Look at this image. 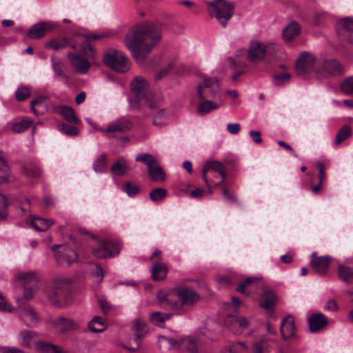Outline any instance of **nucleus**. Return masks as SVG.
I'll return each instance as SVG.
<instances>
[{"label":"nucleus","mask_w":353,"mask_h":353,"mask_svg":"<svg viewBox=\"0 0 353 353\" xmlns=\"http://www.w3.org/2000/svg\"><path fill=\"white\" fill-rule=\"evenodd\" d=\"M160 28L152 23H142L131 28L125 35V44L138 63H143L147 55L160 43Z\"/></svg>","instance_id":"f257e3e1"},{"label":"nucleus","mask_w":353,"mask_h":353,"mask_svg":"<svg viewBox=\"0 0 353 353\" xmlns=\"http://www.w3.org/2000/svg\"><path fill=\"white\" fill-rule=\"evenodd\" d=\"M105 35L103 34H78L76 36L78 41L81 42L79 43L77 41L70 43V40L66 37H56L45 43V48L49 50H59L63 49L68 46L74 50H77L79 48L81 52L87 57L92 58L93 48L89 44L91 40H98L105 37Z\"/></svg>","instance_id":"f03ea898"},{"label":"nucleus","mask_w":353,"mask_h":353,"mask_svg":"<svg viewBox=\"0 0 353 353\" xmlns=\"http://www.w3.org/2000/svg\"><path fill=\"white\" fill-rule=\"evenodd\" d=\"M148 88V83L143 77H136L132 81L130 90L135 98L131 101L132 108L137 109L144 106L154 108L158 105L159 101L149 92Z\"/></svg>","instance_id":"7ed1b4c3"},{"label":"nucleus","mask_w":353,"mask_h":353,"mask_svg":"<svg viewBox=\"0 0 353 353\" xmlns=\"http://www.w3.org/2000/svg\"><path fill=\"white\" fill-rule=\"evenodd\" d=\"M175 293L181 300V303L172 301L170 296H165L162 292H159L157 297L161 307L163 308L170 307L176 310L179 314L184 313L182 309L183 305H194L200 299L199 294L192 288H178L175 289Z\"/></svg>","instance_id":"20e7f679"},{"label":"nucleus","mask_w":353,"mask_h":353,"mask_svg":"<svg viewBox=\"0 0 353 353\" xmlns=\"http://www.w3.org/2000/svg\"><path fill=\"white\" fill-rule=\"evenodd\" d=\"M279 48L280 46L275 43H263L261 41L254 40L250 42L247 50H237L236 56L241 57L246 54L247 60L249 62L256 63L263 61L268 54L273 55Z\"/></svg>","instance_id":"39448f33"},{"label":"nucleus","mask_w":353,"mask_h":353,"mask_svg":"<svg viewBox=\"0 0 353 353\" xmlns=\"http://www.w3.org/2000/svg\"><path fill=\"white\" fill-rule=\"evenodd\" d=\"M71 283V279L65 276H57L53 279L48 296L56 307H62L70 301L71 296L69 286Z\"/></svg>","instance_id":"423d86ee"},{"label":"nucleus","mask_w":353,"mask_h":353,"mask_svg":"<svg viewBox=\"0 0 353 353\" xmlns=\"http://www.w3.org/2000/svg\"><path fill=\"white\" fill-rule=\"evenodd\" d=\"M103 62L105 65L118 72H126L130 68L128 57L121 51L115 49H109L105 52Z\"/></svg>","instance_id":"0eeeda50"},{"label":"nucleus","mask_w":353,"mask_h":353,"mask_svg":"<svg viewBox=\"0 0 353 353\" xmlns=\"http://www.w3.org/2000/svg\"><path fill=\"white\" fill-rule=\"evenodd\" d=\"M206 3L208 6L209 14L225 27L233 14L232 6L225 0L208 1Z\"/></svg>","instance_id":"6e6552de"},{"label":"nucleus","mask_w":353,"mask_h":353,"mask_svg":"<svg viewBox=\"0 0 353 353\" xmlns=\"http://www.w3.org/2000/svg\"><path fill=\"white\" fill-rule=\"evenodd\" d=\"M121 245L111 240L96 239L95 244L92 245V253L101 259L111 258L119 254Z\"/></svg>","instance_id":"1a4fd4ad"},{"label":"nucleus","mask_w":353,"mask_h":353,"mask_svg":"<svg viewBox=\"0 0 353 353\" xmlns=\"http://www.w3.org/2000/svg\"><path fill=\"white\" fill-rule=\"evenodd\" d=\"M220 85L216 78L204 77L196 88L197 97L200 100L212 99L220 94Z\"/></svg>","instance_id":"9d476101"},{"label":"nucleus","mask_w":353,"mask_h":353,"mask_svg":"<svg viewBox=\"0 0 353 353\" xmlns=\"http://www.w3.org/2000/svg\"><path fill=\"white\" fill-rule=\"evenodd\" d=\"M210 174H212L214 178L220 176L221 179L220 183H223L227 179L225 166L216 160L207 161L203 168L202 178L205 186H210L213 183V180L209 178Z\"/></svg>","instance_id":"9b49d317"},{"label":"nucleus","mask_w":353,"mask_h":353,"mask_svg":"<svg viewBox=\"0 0 353 353\" xmlns=\"http://www.w3.org/2000/svg\"><path fill=\"white\" fill-rule=\"evenodd\" d=\"M319 61L316 59L313 54L303 52L296 61L295 69L299 75L304 76L312 71L316 72V69L319 68Z\"/></svg>","instance_id":"f8f14e48"},{"label":"nucleus","mask_w":353,"mask_h":353,"mask_svg":"<svg viewBox=\"0 0 353 353\" xmlns=\"http://www.w3.org/2000/svg\"><path fill=\"white\" fill-rule=\"evenodd\" d=\"M52 250L59 265H64L66 263L70 265L78 260L77 252L66 245H54Z\"/></svg>","instance_id":"ddd939ff"},{"label":"nucleus","mask_w":353,"mask_h":353,"mask_svg":"<svg viewBox=\"0 0 353 353\" xmlns=\"http://www.w3.org/2000/svg\"><path fill=\"white\" fill-rule=\"evenodd\" d=\"M19 305V315L28 326H34L39 321L35 310L22 299H16Z\"/></svg>","instance_id":"4468645a"},{"label":"nucleus","mask_w":353,"mask_h":353,"mask_svg":"<svg viewBox=\"0 0 353 353\" xmlns=\"http://www.w3.org/2000/svg\"><path fill=\"white\" fill-rule=\"evenodd\" d=\"M57 27H58L57 23L47 21H40L29 28L27 35L31 39H39L43 38L48 32Z\"/></svg>","instance_id":"2eb2a0df"},{"label":"nucleus","mask_w":353,"mask_h":353,"mask_svg":"<svg viewBox=\"0 0 353 353\" xmlns=\"http://www.w3.org/2000/svg\"><path fill=\"white\" fill-rule=\"evenodd\" d=\"M132 127V122L126 118H121L108 125L106 129L95 128L96 130L109 134H119L129 131Z\"/></svg>","instance_id":"dca6fc26"},{"label":"nucleus","mask_w":353,"mask_h":353,"mask_svg":"<svg viewBox=\"0 0 353 353\" xmlns=\"http://www.w3.org/2000/svg\"><path fill=\"white\" fill-rule=\"evenodd\" d=\"M225 326L234 334H240L249 325V320L244 316L228 315L225 319Z\"/></svg>","instance_id":"f3484780"},{"label":"nucleus","mask_w":353,"mask_h":353,"mask_svg":"<svg viewBox=\"0 0 353 353\" xmlns=\"http://www.w3.org/2000/svg\"><path fill=\"white\" fill-rule=\"evenodd\" d=\"M343 68L335 60H327L323 62L319 61V68L316 73L321 75L336 76L342 74Z\"/></svg>","instance_id":"a211bd4d"},{"label":"nucleus","mask_w":353,"mask_h":353,"mask_svg":"<svg viewBox=\"0 0 353 353\" xmlns=\"http://www.w3.org/2000/svg\"><path fill=\"white\" fill-rule=\"evenodd\" d=\"M332 259L328 256H317L316 252L311 255L310 265L319 274L325 275L327 273Z\"/></svg>","instance_id":"6ab92c4d"},{"label":"nucleus","mask_w":353,"mask_h":353,"mask_svg":"<svg viewBox=\"0 0 353 353\" xmlns=\"http://www.w3.org/2000/svg\"><path fill=\"white\" fill-rule=\"evenodd\" d=\"M53 106L51 105L50 99L42 95L33 99L30 103L32 112L37 115H42L50 109L52 110Z\"/></svg>","instance_id":"aec40b11"},{"label":"nucleus","mask_w":353,"mask_h":353,"mask_svg":"<svg viewBox=\"0 0 353 353\" xmlns=\"http://www.w3.org/2000/svg\"><path fill=\"white\" fill-rule=\"evenodd\" d=\"M68 57L77 73L85 74L88 71L90 63L87 59L81 57L78 54L72 52L68 53Z\"/></svg>","instance_id":"412c9836"},{"label":"nucleus","mask_w":353,"mask_h":353,"mask_svg":"<svg viewBox=\"0 0 353 353\" xmlns=\"http://www.w3.org/2000/svg\"><path fill=\"white\" fill-rule=\"evenodd\" d=\"M132 330L134 334V341L136 342V347H130L125 346V347L130 351H135L140 347L141 338L147 332L145 323L139 319H136L132 325Z\"/></svg>","instance_id":"4be33fe9"},{"label":"nucleus","mask_w":353,"mask_h":353,"mask_svg":"<svg viewBox=\"0 0 353 353\" xmlns=\"http://www.w3.org/2000/svg\"><path fill=\"white\" fill-rule=\"evenodd\" d=\"M53 324L59 333H65L67 332L77 330L79 327L78 323L72 319L61 316L53 321Z\"/></svg>","instance_id":"5701e85b"},{"label":"nucleus","mask_w":353,"mask_h":353,"mask_svg":"<svg viewBox=\"0 0 353 353\" xmlns=\"http://www.w3.org/2000/svg\"><path fill=\"white\" fill-rule=\"evenodd\" d=\"M52 110L60 114L67 121L72 124H79L80 121L75 114L74 110L67 105L53 106Z\"/></svg>","instance_id":"b1692460"},{"label":"nucleus","mask_w":353,"mask_h":353,"mask_svg":"<svg viewBox=\"0 0 353 353\" xmlns=\"http://www.w3.org/2000/svg\"><path fill=\"white\" fill-rule=\"evenodd\" d=\"M310 330L312 332L321 330L327 324L326 317L321 313H315L308 319Z\"/></svg>","instance_id":"393cba45"},{"label":"nucleus","mask_w":353,"mask_h":353,"mask_svg":"<svg viewBox=\"0 0 353 353\" xmlns=\"http://www.w3.org/2000/svg\"><path fill=\"white\" fill-rule=\"evenodd\" d=\"M172 119V114L169 111L162 109L154 114L152 124L156 127L160 128L168 124Z\"/></svg>","instance_id":"a878e982"},{"label":"nucleus","mask_w":353,"mask_h":353,"mask_svg":"<svg viewBox=\"0 0 353 353\" xmlns=\"http://www.w3.org/2000/svg\"><path fill=\"white\" fill-rule=\"evenodd\" d=\"M222 103L221 100H219V102L213 101L211 99L201 100L197 105V112L201 115L207 114L212 110L218 109Z\"/></svg>","instance_id":"bb28decb"},{"label":"nucleus","mask_w":353,"mask_h":353,"mask_svg":"<svg viewBox=\"0 0 353 353\" xmlns=\"http://www.w3.org/2000/svg\"><path fill=\"white\" fill-rule=\"evenodd\" d=\"M295 332L294 321L292 317L288 316L281 324V333L283 339L291 338Z\"/></svg>","instance_id":"cd10ccee"},{"label":"nucleus","mask_w":353,"mask_h":353,"mask_svg":"<svg viewBox=\"0 0 353 353\" xmlns=\"http://www.w3.org/2000/svg\"><path fill=\"white\" fill-rule=\"evenodd\" d=\"M338 276L345 283L353 281V263L346 262L338 267Z\"/></svg>","instance_id":"c85d7f7f"},{"label":"nucleus","mask_w":353,"mask_h":353,"mask_svg":"<svg viewBox=\"0 0 353 353\" xmlns=\"http://www.w3.org/2000/svg\"><path fill=\"white\" fill-rule=\"evenodd\" d=\"M29 222L31 226L37 231H45L54 224V221L52 219H46L32 215L30 216Z\"/></svg>","instance_id":"c756f323"},{"label":"nucleus","mask_w":353,"mask_h":353,"mask_svg":"<svg viewBox=\"0 0 353 353\" xmlns=\"http://www.w3.org/2000/svg\"><path fill=\"white\" fill-rule=\"evenodd\" d=\"M14 278L23 285H34L37 282V274L33 271L18 272L16 273Z\"/></svg>","instance_id":"7c9ffc66"},{"label":"nucleus","mask_w":353,"mask_h":353,"mask_svg":"<svg viewBox=\"0 0 353 353\" xmlns=\"http://www.w3.org/2000/svg\"><path fill=\"white\" fill-rule=\"evenodd\" d=\"M301 28L298 23L290 22L283 30V37L285 41H291L300 33Z\"/></svg>","instance_id":"2f4dec72"},{"label":"nucleus","mask_w":353,"mask_h":353,"mask_svg":"<svg viewBox=\"0 0 353 353\" xmlns=\"http://www.w3.org/2000/svg\"><path fill=\"white\" fill-rule=\"evenodd\" d=\"M276 347V343L273 341H268L262 339L254 343L255 353H270L271 350Z\"/></svg>","instance_id":"473e14b6"},{"label":"nucleus","mask_w":353,"mask_h":353,"mask_svg":"<svg viewBox=\"0 0 353 353\" xmlns=\"http://www.w3.org/2000/svg\"><path fill=\"white\" fill-rule=\"evenodd\" d=\"M201 343L193 337H187L180 341V348L185 349L189 353H196Z\"/></svg>","instance_id":"72a5a7b5"},{"label":"nucleus","mask_w":353,"mask_h":353,"mask_svg":"<svg viewBox=\"0 0 353 353\" xmlns=\"http://www.w3.org/2000/svg\"><path fill=\"white\" fill-rule=\"evenodd\" d=\"M128 171V164L123 157L119 158L110 168V172L116 176L124 175Z\"/></svg>","instance_id":"f704fd0d"},{"label":"nucleus","mask_w":353,"mask_h":353,"mask_svg":"<svg viewBox=\"0 0 353 353\" xmlns=\"http://www.w3.org/2000/svg\"><path fill=\"white\" fill-rule=\"evenodd\" d=\"M148 174L152 181H163L165 179V173L157 161L148 168Z\"/></svg>","instance_id":"c9c22d12"},{"label":"nucleus","mask_w":353,"mask_h":353,"mask_svg":"<svg viewBox=\"0 0 353 353\" xmlns=\"http://www.w3.org/2000/svg\"><path fill=\"white\" fill-rule=\"evenodd\" d=\"M167 272V266L161 262H157L154 265L152 270V279L154 281L162 280L166 276Z\"/></svg>","instance_id":"e433bc0d"},{"label":"nucleus","mask_w":353,"mask_h":353,"mask_svg":"<svg viewBox=\"0 0 353 353\" xmlns=\"http://www.w3.org/2000/svg\"><path fill=\"white\" fill-rule=\"evenodd\" d=\"M88 327L90 332L99 333L106 329V324L101 317L95 316L88 323Z\"/></svg>","instance_id":"4c0bfd02"},{"label":"nucleus","mask_w":353,"mask_h":353,"mask_svg":"<svg viewBox=\"0 0 353 353\" xmlns=\"http://www.w3.org/2000/svg\"><path fill=\"white\" fill-rule=\"evenodd\" d=\"M32 124V121L28 118H24L20 121L11 124V129L15 133H21L28 129Z\"/></svg>","instance_id":"58836bf2"},{"label":"nucleus","mask_w":353,"mask_h":353,"mask_svg":"<svg viewBox=\"0 0 353 353\" xmlns=\"http://www.w3.org/2000/svg\"><path fill=\"white\" fill-rule=\"evenodd\" d=\"M275 303V294L270 291L265 292L261 299V306L265 309H271Z\"/></svg>","instance_id":"ea45409f"},{"label":"nucleus","mask_w":353,"mask_h":353,"mask_svg":"<svg viewBox=\"0 0 353 353\" xmlns=\"http://www.w3.org/2000/svg\"><path fill=\"white\" fill-rule=\"evenodd\" d=\"M352 128L349 125H343L339 130L336 139L335 145H339L352 135Z\"/></svg>","instance_id":"a19ab883"},{"label":"nucleus","mask_w":353,"mask_h":353,"mask_svg":"<svg viewBox=\"0 0 353 353\" xmlns=\"http://www.w3.org/2000/svg\"><path fill=\"white\" fill-rule=\"evenodd\" d=\"M258 282V279L256 277H248L243 282H241L237 287L236 290L241 294H250V287L254 285Z\"/></svg>","instance_id":"79ce46f5"},{"label":"nucleus","mask_w":353,"mask_h":353,"mask_svg":"<svg viewBox=\"0 0 353 353\" xmlns=\"http://www.w3.org/2000/svg\"><path fill=\"white\" fill-rule=\"evenodd\" d=\"M50 60L55 76L60 78H66V75L63 71V62L59 59L54 57H51Z\"/></svg>","instance_id":"37998d69"},{"label":"nucleus","mask_w":353,"mask_h":353,"mask_svg":"<svg viewBox=\"0 0 353 353\" xmlns=\"http://www.w3.org/2000/svg\"><path fill=\"white\" fill-rule=\"evenodd\" d=\"M23 172L28 177L36 179L40 176L41 170L37 164L31 163L24 166Z\"/></svg>","instance_id":"c03bdc74"},{"label":"nucleus","mask_w":353,"mask_h":353,"mask_svg":"<svg viewBox=\"0 0 353 353\" xmlns=\"http://www.w3.org/2000/svg\"><path fill=\"white\" fill-rule=\"evenodd\" d=\"M168 195V191L163 188L153 189L149 194L150 200L154 203L163 201Z\"/></svg>","instance_id":"a18cd8bd"},{"label":"nucleus","mask_w":353,"mask_h":353,"mask_svg":"<svg viewBox=\"0 0 353 353\" xmlns=\"http://www.w3.org/2000/svg\"><path fill=\"white\" fill-rule=\"evenodd\" d=\"M93 170L97 173L104 172L107 168V158L105 154L98 157L93 162Z\"/></svg>","instance_id":"49530a36"},{"label":"nucleus","mask_w":353,"mask_h":353,"mask_svg":"<svg viewBox=\"0 0 353 353\" xmlns=\"http://www.w3.org/2000/svg\"><path fill=\"white\" fill-rule=\"evenodd\" d=\"M236 57V54L234 57H230L228 61V64L231 68H232L234 71H242L243 73L246 72L247 65L245 62H243L238 59Z\"/></svg>","instance_id":"de8ad7c7"},{"label":"nucleus","mask_w":353,"mask_h":353,"mask_svg":"<svg viewBox=\"0 0 353 353\" xmlns=\"http://www.w3.org/2000/svg\"><path fill=\"white\" fill-rule=\"evenodd\" d=\"M170 317V314L155 312L150 315V320L153 325L160 326L165 321L169 319Z\"/></svg>","instance_id":"09e8293b"},{"label":"nucleus","mask_w":353,"mask_h":353,"mask_svg":"<svg viewBox=\"0 0 353 353\" xmlns=\"http://www.w3.org/2000/svg\"><path fill=\"white\" fill-rule=\"evenodd\" d=\"M9 202L6 196L0 193V221H4L8 216Z\"/></svg>","instance_id":"8fccbe9b"},{"label":"nucleus","mask_w":353,"mask_h":353,"mask_svg":"<svg viewBox=\"0 0 353 353\" xmlns=\"http://www.w3.org/2000/svg\"><path fill=\"white\" fill-rule=\"evenodd\" d=\"M340 88L346 94H353V77L344 79L341 83Z\"/></svg>","instance_id":"3c124183"},{"label":"nucleus","mask_w":353,"mask_h":353,"mask_svg":"<svg viewBox=\"0 0 353 353\" xmlns=\"http://www.w3.org/2000/svg\"><path fill=\"white\" fill-rule=\"evenodd\" d=\"M135 160L137 161L142 162L144 164L147 165L148 168L150 166H152V164L154 163L155 161H157L155 158L150 154L137 155L135 158Z\"/></svg>","instance_id":"603ef678"},{"label":"nucleus","mask_w":353,"mask_h":353,"mask_svg":"<svg viewBox=\"0 0 353 353\" xmlns=\"http://www.w3.org/2000/svg\"><path fill=\"white\" fill-rule=\"evenodd\" d=\"M122 190L129 196H134L139 192V188L137 185L133 184L131 182H127L123 185Z\"/></svg>","instance_id":"864d4df0"},{"label":"nucleus","mask_w":353,"mask_h":353,"mask_svg":"<svg viewBox=\"0 0 353 353\" xmlns=\"http://www.w3.org/2000/svg\"><path fill=\"white\" fill-rule=\"evenodd\" d=\"M1 161L2 163L0 165V184L7 183H8L9 168L3 161L2 158H1Z\"/></svg>","instance_id":"5fc2aeb1"},{"label":"nucleus","mask_w":353,"mask_h":353,"mask_svg":"<svg viewBox=\"0 0 353 353\" xmlns=\"http://www.w3.org/2000/svg\"><path fill=\"white\" fill-rule=\"evenodd\" d=\"M54 345L43 341H39L36 343V348L42 353H51Z\"/></svg>","instance_id":"6e6d98bb"},{"label":"nucleus","mask_w":353,"mask_h":353,"mask_svg":"<svg viewBox=\"0 0 353 353\" xmlns=\"http://www.w3.org/2000/svg\"><path fill=\"white\" fill-rule=\"evenodd\" d=\"M91 270L93 271V276L96 278L97 283H101L103 278V272L102 268L97 263H91Z\"/></svg>","instance_id":"4d7b16f0"},{"label":"nucleus","mask_w":353,"mask_h":353,"mask_svg":"<svg viewBox=\"0 0 353 353\" xmlns=\"http://www.w3.org/2000/svg\"><path fill=\"white\" fill-rule=\"evenodd\" d=\"M19 336L22 339L23 344L26 346H30L34 336V332L26 330L22 331L20 332Z\"/></svg>","instance_id":"13d9d810"},{"label":"nucleus","mask_w":353,"mask_h":353,"mask_svg":"<svg viewBox=\"0 0 353 353\" xmlns=\"http://www.w3.org/2000/svg\"><path fill=\"white\" fill-rule=\"evenodd\" d=\"M16 98L18 101H23L30 96V90L27 87H19L16 92Z\"/></svg>","instance_id":"bf43d9fd"},{"label":"nucleus","mask_w":353,"mask_h":353,"mask_svg":"<svg viewBox=\"0 0 353 353\" xmlns=\"http://www.w3.org/2000/svg\"><path fill=\"white\" fill-rule=\"evenodd\" d=\"M59 128L61 131L67 135L75 136L79 133L78 129L76 127L65 123L60 124Z\"/></svg>","instance_id":"052dcab7"},{"label":"nucleus","mask_w":353,"mask_h":353,"mask_svg":"<svg viewBox=\"0 0 353 353\" xmlns=\"http://www.w3.org/2000/svg\"><path fill=\"white\" fill-rule=\"evenodd\" d=\"M14 308L10 305L6 299L0 293V311L12 312Z\"/></svg>","instance_id":"680f3d73"},{"label":"nucleus","mask_w":353,"mask_h":353,"mask_svg":"<svg viewBox=\"0 0 353 353\" xmlns=\"http://www.w3.org/2000/svg\"><path fill=\"white\" fill-rule=\"evenodd\" d=\"M339 24L347 31L353 32V17H345L339 21Z\"/></svg>","instance_id":"e2e57ef3"},{"label":"nucleus","mask_w":353,"mask_h":353,"mask_svg":"<svg viewBox=\"0 0 353 353\" xmlns=\"http://www.w3.org/2000/svg\"><path fill=\"white\" fill-rule=\"evenodd\" d=\"M290 77L291 75L289 73H283L275 75L274 77V84L276 85H281L285 81L289 80Z\"/></svg>","instance_id":"0e129e2a"},{"label":"nucleus","mask_w":353,"mask_h":353,"mask_svg":"<svg viewBox=\"0 0 353 353\" xmlns=\"http://www.w3.org/2000/svg\"><path fill=\"white\" fill-rule=\"evenodd\" d=\"M316 167L319 170V180L321 183H323V180L325 176V165L321 161H318L316 163Z\"/></svg>","instance_id":"69168bd1"},{"label":"nucleus","mask_w":353,"mask_h":353,"mask_svg":"<svg viewBox=\"0 0 353 353\" xmlns=\"http://www.w3.org/2000/svg\"><path fill=\"white\" fill-rule=\"evenodd\" d=\"M159 341H165L167 342L171 348L175 349L176 347H180V342L176 341L175 339L172 338H168L163 336L159 337Z\"/></svg>","instance_id":"338daca9"},{"label":"nucleus","mask_w":353,"mask_h":353,"mask_svg":"<svg viewBox=\"0 0 353 353\" xmlns=\"http://www.w3.org/2000/svg\"><path fill=\"white\" fill-rule=\"evenodd\" d=\"M228 132L232 134H237L240 132L241 126L239 123H231L226 126Z\"/></svg>","instance_id":"774afa93"}]
</instances>
